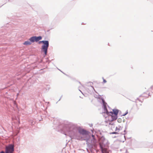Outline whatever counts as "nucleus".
<instances>
[{"mask_svg": "<svg viewBox=\"0 0 153 153\" xmlns=\"http://www.w3.org/2000/svg\"><path fill=\"white\" fill-rule=\"evenodd\" d=\"M117 132H111V134H117Z\"/></svg>", "mask_w": 153, "mask_h": 153, "instance_id": "obj_13", "label": "nucleus"}, {"mask_svg": "<svg viewBox=\"0 0 153 153\" xmlns=\"http://www.w3.org/2000/svg\"><path fill=\"white\" fill-rule=\"evenodd\" d=\"M29 40L31 42H34L35 41L36 42V36H33L29 39Z\"/></svg>", "mask_w": 153, "mask_h": 153, "instance_id": "obj_6", "label": "nucleus"}, {"mask_svg": "<svg viewBox=\"0 0 153 153\" xmlns=\"http://www.w3.org/2000/svg\"><path fill=\"white\" fill-rule=\"evenodd\" d=\"M43 43V45L42 46V51L44 52L45 55H46L49 46V42L48 41L45 40Z\"/></svg>", "mask_w": 153, "mask_h": 153, "instance_id": "obj_3", "label": "nucleus"}, {"mask_svg": "<svg viewBox=\"0 0 153 153\" xmlns=\"http://www.w3.org/2000/svg\"><path fill=\"white\" fill-rule=\"evenodd\" d=\"M92 88H93V89L94 90V88H93V87H92Z\"/></svg>", "mask_w": 153, "mask_h": 153, "instance_id": "obj_18", "label": "nucleus"}, {"mask_svg": "<svg viewBox=\"0 0 153 153\" xmlns=\"http://www.w3.org/2000/svg\"><path fill=\"white\" fill-rule=\"evenodd\" d=\"M0 153H4V152L3 151H2Z\"/></svg>", "mask_w": 153, "mask_h": 153, "instance_id": "obj_17", "label": "nucleus"}, {"mask_svg": "<svg viewBox=\"0 0 153 153\" xmlns=\"http://www.w3.org/2000/svg\"><path fill=\"white\" fill-rule=\"evenodd\" d=\"M14 150V146L10 145L6 148V153H12Z\"/></svg>", "mask_w": 153, "mask_h": 153, "instance_id": "obj_4", "label": "nucleus"}, {"mask_svg": "<svg viewBox=\"0 0 153 153\" xmlns=\"http://www.w3.org/2000/svg\"><path fill=\"white\" fill-rule=\"evenodd\" d=\"M118 127H116V129H115V131H118Z\"/></svg>", "mask_w": 153, "mask_h": 153, "instance_id": "obj_14", "label": "nucleus"}, {"mask_svg": "<svg viewBox=\"0 0 153 153\" xmlns=\"http://www.w3.org/2000/svg\"><path fill=\"white\" fill-rule=\"evenodd\" d=\"M122 121V120L121 118H119L117 119V121L118 123H120Z\"/></svg>", "mask_w": 153, "mask_h": 153, "instance_id": "obj_10", "label": "nucleus"}, {"mask_svg": "<svg viewBox=\"0 0 153 153\" xmlns=\"http://www.w3.org/2000/svg\"><path fill=\"white\" fill-rule=\"evenodd\" d=\"M63 130L65 135H68L70 137L78 140H87L89 137L87 131L82 129H78L71 125L65 126Z\"/></svg>", "mask_w": 153, "mask_h": 153, "instance_id": "obj_1", "label": "nucleus"}, {"mask_svg": "<svg viewBox=\"0 0 153 153\" xmlns=\"http://www.w3.org/2000/svg\"><path fill=\"white\" fill-rule=\"evenodd\" d=\"M128 113V112L127 111L126 113L124 114H123V115H122V116H125Z\"/></svg>", "mask_w": 153, "mask_h": 153, "instance_id": "obj_15", "label": "nucleus"}, {"mask_svg": "<svg viewBox=\"0 0 153 153\" xmlns=\"http://www.w3.org/2000/svg\"><path fill=\"white\" fill-rule=\"evenodd\" d=\"M94 97L96 98H100V97L98 95H94Z\"/></svg>", "mask_w": 153, "mask_h": 153, "instance_id": "obj_11", "label": "nucleus"}, {"mask_svg": "<svg viewBox=\"0 0 153 153\" xmlns=\"http://www.w3.org/2000/svg\"><path fill=\"white\" fill-rule=\"evenodd\" d=\"M117 127H118V130L119 131L122 128L120 126H119Z\"/></svg>", "mask_w": 153, "mask_h": 153, "instance_id": "obj_12", "label": "nucleus"}, {"mask_svg": "<svg viewBox=\"0 0 153 153\" xmlns=\"http://www.w3.org/2000/svg\"><path fill=\"white\" fill-rule=\"evenodd\" d=\"M92 139L91 140V144L95 147L97 146V140L95 139L94 135L93 134L92 135Z\"/></svg>", "mask_w": 153, "mask_h": 153, "instance_id": "obj_5", "label": "nucleus"}, {"mask_svg": "<svg viewBox=\"0 0 153 153\" xmlns=\"http://www.w3.org/2000/svg\"><path fill=\"white\" fill-rule=\"evenodd\" d=\"M101 100L103 105L104 113H106L108 115H110L112 118L111 121L116 120L117 119V115L118 113L119 110L113 109V111H108L106 108L107 103L105 102L104 100L102 98Z\"/></svg>", "mask_w": 153, "mask_h": 153, "instance_id": "obj_2", "label": "nucleus"}, {"mask_svg": "<svg viewBox=\"0 0 153 153\" xmlns=\"http://www.w3.org/2000/svg\"><path fill=\"white\" fill-rule=\"evenodd\" d=\"M44 41L45 40H42V41H40L39 42V43L40 44V43H43V42H44Z\"/></svg>", "mask_w": 153, "mask_h": 153, "instance_id": "obj_16", "label": "nucleus"}, {"mask_svg": "<svg viewBox=\"0 0 153 153\" xmlns=\"http://www.w3.org/2000/svg\"><path fill=\"white\" fill-rule=\"evenodd\" d=\"M102 79L103 80V82L102 83L103 84L106 83L107 82V81L103 77L102 78Z\"/></svg>", "mask_w": 153, "mask_h": 153, "instance_id": "obj_9", "label": "nucleus"}, {"mask_svg": "<svg viewBox=\"0 0 153 153\" xmlns=\"http://www.w3.org/2000/svg\"><path fill=\"white\" fill-rule=\"evenodd\" d=\"M31 44V42L29 40L25 41L23 43V44L25 45H30Z\"/></svg>", "mask_w": 153, "mask_h": 153, "instance_id": "obj_7", "label": "nucleus"}, {"mask_svg": "<svg viewBox=\"0 0 153 153\" xmlns=\"http://www.w3.org/2000/svg\"><path fill=\"white\" fill-rule=\"evenodd\" d=\"M36 42L38 41L39 40H41L42 39V37L41 36H36Z\"/></svg>", "mask_w": 153, "mask_h": 153, "instance_id": "obj_8", "label": "nucleus"}]
</instances>
